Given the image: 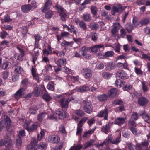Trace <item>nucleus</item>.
<instances>
[{"label": "nucleus", "mask_w": 150, "mask_h": 150, "mask_svg": "<svg viewBox=\"0 0 150 150\" xmlns=\"http://www.w3.org/2000/svg\"><path fill=\"white\" fill-rule=\"evenodd\" d=\"M54 114L55 116L52 115H51L48 117L50 119L55 120L57 118L62 119L64 118L66 116L65 111L60 109H58L56 110Z\"/></svg>", "instance_id": "f257e3e1"}, {"label": "nucleus", "mask_w": 150, "mask_h": 150, "mask_svg": "<svg viewBox=\"0 0 150 150\" xmlns=\"http://www.w3.org/2000/svg\"><path fill=\"white\" fill-rule=\"evenodd\" d=\"M5 145L8 150L11 149L13 147L12 142L10 138L8 136H6L5 137L0 141V146Z\"/></svg>", "instance_id": "f03ea898"}, {"label": "nucleus", "mask_w": 150, "mask_h": 150, "mask_svg": "<svg viewBox=\"0 0 150 150\" xmlns=\"http://www.w3.org/2000/svg\"><path fill=\"white\" fill-rule=\"evenodd\" d=\"M11 123V120L9 117L6 115H4L1 117V120L0 121V131L2 130L3 127L7 128L8 127Z\"/></svg>", "instance_id": "7ed1b4c3"}, {"label": "nucleus", "mask_w": 150, "mask_h": 150, "mask_svg": "<svg viewBox=\"0 0 150 150\" xmlns=\"http://www.w3.org/2000/svg\"><path fill=\"white\" fill-rule=\"evenodd\" d=\"M72 99V98L71 97L66 98H63L60 99L59 103L62 109V110H66L67 109L69 103Z\"/></svg>", "instance_id": "20e7f679"}, {"label": "nucleus", "mask_w": 150, "mask_h": 150, "mask_svg": "<svg viewBox=\"0 0 150 150\" xmlns=\"http://www.w3.org/2000/svg\"><path fill=\"white\" fill-rule=\"evenodd\" d=\"M120 137H117L116 139L110 138L108 137L103 143L100 144V146H102L104 145H107L109 143H112L115 144H117L120 142Z\"/></svg>", "instance_id": "39448f33"}, {"label": "nucleus", "mask_w": 150, "mask_h": 150, "mask_svg": "<svg viewBox=\"0 0 150 150\" xmlns=\"http://www.w3.org/2000/svg\"><path fill=\"white\" fill-rule=\"evenodd\" d=\"M83 109L87 113L90 114L92 111L93 107L91 102L88 100H85L83 102Z\"/></svg>", "instance_id": "423d86ee"}, {"label": "nucleus", "mask_w": 150, "mask_h": 150, "mask_svg": "<svg viewBox=\"0 0 150 150\" xmlns=\"http://www.w3.org/2000/svg\"><path fill=\"white\" fill-rule=\"evenodd\" d=\"M17 48L19 51L20 54L16 53L14 55V58L16 59L21 61L23 59V57L25 55L24 51L22 49L17 47Z\"/></svg>", "instance_id": "0eeeda50"}, {"label": "nucleus", "mask_w": 150, "mask_h": 150, "mask_svg": "<svg viewBox=\"0 0 150 150\" xmlns=\"http://www.w3.org/2000/svg\"><path fill=\"white\" fill-rule=\"evenodd\" d=\"M108 111V109L105 108L104 110L99 112L97 114V116L99 117H103L104 120H107L109 113Z\"/></svg>", "instance_id": "6e6552de"}, {"label": "nucleus", "mask_w": 150, "mask_h": 150, "mask_svg": "<svg viewBox=\"0 0 150 150\" xmlns=\"http://www.w3.org/2000/svg\"><path fill=\"white\" fill-rule=\"evenodd\" d=\"M88 51L87 48L85 46H84L79 49V51L81 56H83L85 58L90 59L91 58V56L87 53Z\"/></svg>", "instance_id": "1a4fd4ad"}, {"label": "nucleus", "mask_w": 150, "mask_h": 150, "mask_svg": "<svg viewBox=\"0 0 150 150\" xmlns=\"http://www.w3.org/2000/svg\"><path fill=\"white\" fill-rule=\"evenodd\" d=\"M81 73L86 79L91 78L92 75V72L88 68H86L82 69L81 71Z\"/></svg>", "instance_id": "9d476101"}, {"label": "nucleus", "mask_w": 150, "mask_h": 150, "mask_svg": "<svg viewBox=\"0 0 150 150\" xmlns=\"http://www.w3.org/2000/svg\"><path fill=\"white\" fill-rule=\"evenodd\" d=\"M116 76L119 79L123 80L126 79L128 78L127 74L123 70L118 71L116 73Z\"/></svg>", "instance_id": "9b49d317"}, {"label": "nucleus", "mask_w": 150, "mask_h": 150, "mask_svg": "<svg viewBox=\"0 0 150 150\" xmlns=\"http://www.w3.org/2000/svg\"><path fill=\"white\" fill-rule=\"evenodd\" d=\"M38 141L35 138H33L31 143L28 145V150H37L36 146Z\"/></svg>", "instance_id": "f8f14e48"}, {"label": "nucleus", "mask_w": 150, "mask_h": 150, "mask_svg": "<svg viewBox=\"0 0 150 150\" xmlns=\"http://www.w3.org/2000/svg\"><path fill=\"white\" fill-rule=\"evenodd\" d=\"M124 9L123 7L121 4H119L117 6H113L112 7L111 13L113 15H114L117 13H119Z\"/></svg>", "instance_id": "ddd939ff"}, {"label": "nucleus", "mask_w": 150, "mask_h": 150, "mask_svg": "<svg viewBox=\"0 0 150 150\" xmlns=\"http://www.w3.org/2000/svg\"><path fill=\"white\" fill-rule=\"evenodd\" d=\"M91 51L92 52L96 53L99 52L100 48L104 49V46L102 44L97 45L91 47Z\"/></svg>", "instance_id": "4468645a"}, {"label": "nucleus", "mask_w": 150, "mask_h": 150, "mask_svg": "<svg viewBox=\"0 0 150 150\" xmlns=\"http://www.w3.org/2000/svg\"><path fill=\"white\" fill-rule=\"evenodd\" d=\"M148 102V100L146 98L143 96L139 98L138 99V104L141 106L146 105Z\"/></svg>", "instance_id": "2eb2a0df"}, {"label": "nucleus", "mask_w": 150, "mask_h": 150, "mask_svg": "<svg viewBox=\"0 0 150 150\" xmlns=\"http://www.w3.org/2000/svg\"><path fill=\"white\" fill-rule=\"evenodd\" d=\"M25 89L23 88H21L18 90L15 94V99L18 100V99L21 98L24 93Z\"/></svg>", "instance_id": "dca6fc26"}, {"label": "nucleus", "mask_w": 150, "mask_h": 150, "mask_svg": "<svg viewBox=\"0 0 150 150\" xmlns=\"http://www.w3.org/2000/svg\"><path fill=\"white\" fill-rule=\"evenodd\" d=\"M110 123L108 122L105 125L101 127V131L106 134H108L110 131Z\"/></svg>", "instance_id": "f3484780"}, {"label": "nucleus", "mask_w": 150, "mask_h": 150, "mask_svg": "<svg viewBox=\"0 0 150 150\" xmlns=\"http://www.w3.org/2000/svg\"><path fill=\"white\" fill-rule=\"evenodd\" d=\"M52 4V1L51 0H48L45 4L44 6L41 10L42 12L43 13L45 12L50 8Z\"/></svg>", "instance_id": "a211bd4d"}, {"label": "nucleus", "mask_w": 150, "mask_h": 150, "mask_svg": "<svg viewBox=\"0 0 150 150\" xmlns=\"http://www.w3.org/2000/svg\"><path fill=\"white\" fill-rule=\"evenodd\" d=\"M52 4V1L51 0H48L45 4L44 6L41 10L42 12L43 13L45 12L50 8Z\"/></svg>", "instance_id": "6ab92c4d"}, {"label": "nucleus", "mask_w": 150, "mask_h": 150, "mask_svg": "<svg viewBox=\"0 0 150 150\" xmlns=\"http://www.w3.org/2000/svg\"><path fill=\"white\" fill-rule=\"evenodd\" d=\"M31 72L33 79L36 80L38 83H39L40 81L39 77L38 74L36 73L35 68L32 67L31 70Z\"/></svg>", "instance_id": "aec40b11"}, {"label": "nucleus", "mask_w": 150, "mask_h": 150, "mask_svg": "<svg viewBox=\"0 0 150 150\" xmlns=\"http://www.w3.org/2000/svg\"><path fill=\"white\" fill-rule=\"evenodd\" d=\"M144 121L150 124V114H148L145 112L140 114Z\"/></svg>", "instance_id": "412c9836"}, {"label": "nucleus", "mask_w": 150, "mask_h": 150, "mask_svg": "<svg viewBox=\"0 0 150 150\" xmlns=\"http://www.w3.org/2000/svg\"><path fill=\"white\" fill-rule=\"evenodd\" d=\"M140 145L136 144L135 145H134L132 143L129 144L128 145V147L129 150H139L140 148L139 147Z\"/></svg>", "instance_id": "4be33fe9"}, {"label": "nucleus", "mask_w": 150, "mask_h": 150, "mask_svg": "<svg viewBox=\"0 0 150 150\" xmlns=\"http://www.w3.org/2000/svg\"><path fill=\"white\" fill-rule=\"evenodd\" d=\"M32 8V6L30 4L22 6L21 8V11L24 13L29 12Z\"/></svg>", "instance_id": "5701e85b"}, {"label": "nucleus", "mask_w": 150, "mask_h": 150, "mask_svg": "<svg viewBox=\"0 0 150 150\" xmlns=\"http://www.w3.org/2000/svg\"><path fill=\"white\" fill-rule=\"evenodd\" d=\"M126 119V117H118L115 121V123L118 125L121 126L125 123Z\"/></svg>", "instance_id": "b1692460"}, {"label": "nucleus", "mask_w": 150, "mask_h": 150, "mask_svg": "<svg viewBox=\"0 0 150 150\" xmlns=\"http://www.w3.org/2000/svg\"><path fill=\"white\" fill-rule=\"evenodd\" d=\"M74 113L77 116L81 117L84 116L85 115L84 111L80 109L74 110Z\"/></svg>", "instance_id": "393cba45"}, {"label": "nucleus", "mask_w": 150, "mask_h": 150, "mask_svg": "<svg viewBox=\"0 0 150 150\" xmlns=\"http://www.w3.org/2000/svg\"><path fill=\"white\" fill-rule=\"evenodd\" d=\"M60 140L59 137L56 135H52L50 138V141L51 142L57 143Z\"/></svg>", "instance_id": "a878e982"}, {"label": "nucleus", "mask_w": 150, "mask_h": 150, "mask_svg": "<svg viewBox=\"0 0 150 150\" xmlns=\"http://www.w3.org/2000/svg\"><path fill=\"white\" fill-rule=\"evenodd\" d=\"M47 49L46 48H44L43 49L42 52L43 54L48 55L51 54L52 50L50 45H48Z\"/></svg>", "instance_id": "bb28decb"}, {"label": "nucleus", "mask_w": 150, "mask_h": 150, "mask_svg": "<svg viewBox=\"0 0 150 150\" xmlns=\"http://www.w3.org/2000/svg\"><path fill=\"white\" fill-rule=\"evenodd\" d=\"M150 22V19L149 18H145L141 20L139 22V24L141 26L146 25L149 23Z\"/></svg>", "instance_id": "cd10ccee"}, {"label": "nucleus", "mask_w": 150, "mask_h": 150, "mask_svg": "<svg viewBox=\"0 0 150 150\" xmlns=\"http://www.w3.org/2000/svg\"><path fill=\"white\" fill-rule=\"evenodd\" d=\"M117 92L116 88H113L110 89L108 93L109 96L111 97L115 96Z\"/></svg>", "instance_id": "c85d7f7f"}, {"label": "nucleus", "mask_w": 150, "mask_h": 150, "mask_svg": "<svg viewBox=\"0 0 150 150\" xmlns=\"http://www.w3.org/2000/svg\"><path fill=\"white\" fill-rule=\"evenodd\" d=\"M137 144H138L140 145L139 147L140 149L139 150H142L143 148L148 147L149 143L147 140H144L140 143H137Z\"/></svg>", "instance_id": "c756f323"}, {"label": "nucleus", "mask_w": 150, "mask_h": 150, "mask_svg": "<svg viewBox=\"0 0 150 150\" xmlns=\"http://www.w3.org/2000/svg\"><path fill=\"white\" fill-rule=\"evenodd\" d=\"M89 88L88 86L84 85L79 88L77 89V91L78 92H83L87 91L89 90Z\"/></svg>", "instance_id": "7c9ffc66"}, {"label": "nucleus", "mask_w": 150, "mask_h": 150, "mask_svg": "<svg viewBox=\"0 0 150 150\" xmlns=\"http://www.w3.org/2000/svg\"><path fill=\"white\" fill-rule=\"evenodd\" d=\"M108 96L105 94L99 95L97 97L98 100L100 101H103L107 100Z\"/></svg>", "instance_id": "2f4dec72"}, {"label": "nucleus", "mask_w": 150, "mask_h": 150, "mask_svg": "<svg viewBox=\"0 0 150 150\" xmlns=\"http://www.w3.org/2000/svg\"><path fill=\"white\" fill-rule=\"evenodd\" d=\"M144 112H145L144 111H143L142 113H139V115H138L137 112H133L132 114L131 115V118L133 120H137L139 117V116H141L140 115V114H142V113H143Z\"/></svg>", "instance_id": "473e14b6"}, {"label": "nucleus", "mask_w": 150, "mask_h": 150, "mask_svg": "<svg viewBox=\"0 0 150 150\" xmlns=\"http://www.w3.org/2000/svg\"><path fill=\"white\" fill-rule=\"evenodd\" d=\"M38 109L36 105H33L29 110V113L30 114H35Z\"/></svg>", "instance_id": "72a5a7b5"}, {"label": "nucleus", "mask_w": 150, "mask_h": 150, "mask_svg": "<svg viewBox=\"0 0 150 150\" xmlns=\"http://www.w3.org/2000/svg\"><path fill=\"white\" fill-rule=\"evenodd\" d=\"M98 25L96 23H91L89 25V27L91 30H95L99 28Z\"/></svg>", "instance_id": "f704fd0d"}, {"label": "nucleus", "mask_w": 150, "mask_h": 150, "mask_svg": "<svg viewBox=\"0 0 150 150\" xmlns=\"http://www.w3.org/2000/svg\"><path fill=\"white\" fill-rule=\"evenodd\" d=\"M11 63L8 62H5L2 64V67L4 69H7L11 67Z\"/></svg>", "instance_id": "c9c22d12"}, {"label": "nucleus", "mask_w": 150, "mask_h": 150, "mask_svg": "<svg viewBox=\"0 0 150 150\" xmlns=\"http://www.w3.org/2000/svg\"><path fill=\"white\" fill-rule=\"evenodd\" d=\"M73 44V41L67 42L64 40L61 44V46L62 47H65L71 45Z\"/></svg>", "instance_id": "e433bc0d"}, {"label": "nucleus", "mask_w": 150, "mask_h": 150, "mask_svg": "<svg viewBox=\"0 0 150 150\" xmlns=\"http://www.w3.org/2000/svg\"><path fill=\"white\" fill-rule=\"evenodd\" d=\"M115 64L112 62H110L107 64L106 68L107 70H110L114 69Z\"/></svg>", "instance_id": "4c0bfd02"}, {"label": "nucleus", "mask_w": 150, "mask_h": 150, "mask_svg": "<svg viewBox=\"0 0 150 150\" xmlns=\"http://www.w3.org/2000/svg\"><path fill=\"white\" fill-rule=\"evenodd\" d=\"M66 48H64V50H63L62 51H54L53 53L54 54H55L58 57H62L64 56L65 55V53L63 51L64 50H66Z\"/></svg>", "instance_id": "58836bf2"}, {"label": "nucleus", "mask_w": 150, "mask_h": 150, "mask_svg": "<svg viewBox=\"0 0 150 150\" xmlns=\"http://www.w3.org/2000/svg\"><path fill=\"white\" fill-rule=\"evenodd\" d=\"M59 15L62 21H66L67 15L65 13V11L60 13Z\"/></svg>", "instance_id": "ea45409f"}, {"label": "nucleus", "mask_w": 150, "mask_h": 150, "mask_svg": "<svg viewBox=\"0 0 150 150\" xmlns=\"http://www.w3.org/2000/svg\"><path fill=\"white\" fill-rule=\"evenodd\" d=\"M66 62V60L64 58L59 59L56 62V63L59 66H60Z\"/></svg>", "instance_id": "a19ab883"}, {"label": "nucleus", "mask_w": 150, "mask_h": 150, "mask_svg": "<svg viewBox=\"0 0 150 150\" xmlns=\"http://www.w3.org/2000/svg\"><path fill=\"white\" fill-rule=\"evenodd\" d=\"M56 9L59 13H61L65 11L64 8L60 5L56 4L55 6Z\"/></svg>", "instance_id": "79ce46f5"}, {"label": "nucleus", "mask_w": 150, "mask_h": 150, "mask_svg": "<svg viewBox=\"0 0 150 150\" xmlns=\"http://www.w3.org/2000/svg\"><path fill=\"white\" fill-rule=\"evenodd\" d=\"M88 118L87 117H85L82 118L79 121L77 126H80L82 127L83 124L86 122Z\"/></svg>", "instance_id": "37998d69"}, {"label": "nucleus", "mask_w": 150, "mask_h": 150, "mask_svg": "<svg viewBox=\"0 0 150 150\" xmlns=\"http://www.w3.org/2000/svg\"><path fill=\"white\" fill-rule=\"evenodd\" d=\"M82 147V146L80 144L76 145L75 144L73 146H72L69 150H80Z\"/></svg>", "instance_id": "c03bdc74"}, {"label": "nucleus", "mask_w": 150, "mask_h": 150, "mask_svg": "<svg viewBox=\"0 0 150 150\" xmlns=\"http://www.w3.org/2000/svg\"><path fill=\"white\" fill-rule=\"evenodd\" d=\"M46 115V114L45 113H42L39 114L38 116V120L40 122L42 121Z\"/></svg>", "instance_id": "a18cd8bd"}, {"label": "nucleus", "mask_w": 150, "mask_h": 150, "mask_svg": "<svg viewBox=\"0 0 150 150\" xmlns=\"http://www.w3.org/2000/svg\"><path fill=\"white\" fill-rule=\"evenodd\" d=\"M47 88L49 90L53 91L54 90V82L51 81L49 83L47 86Z\"/></svg>", "instance_id": "49530a36"}, {"label": "nucleus", "mask_w": 150, "mask_h": 150, "mask_svg": "<svg viewBox=\"0 0 150 150\" xmlns=\"http://www.w3.org/2000/svg\"><path fill=\"white\" fill-rule=\"evenodd\" d=\"M43 98L46 102L50 101L51 99V97L48 94H44L42 96Z\"/></svg>", "instance_id": "de8ad7c7"}, {"label": "nucleus", "mask_w": 150, "mask_h": 150, "mask_svg": "<svg viewBox=\"0 0 150 150\" xmlns=\"http://www.w3.org/2000/svg\"><path fill=\"white\" fill-rule=\"evenodd\" d=\"M114 54V52L112 51H108L105 53L103 57L105 58L111 57L113 56Z\"/></svg>", "instance_id": "09e8293b"}, {"label": "nucleus", "mask_w": 150, "mask_h": 150, "mask_svg": "<svg viewBox=\"0 0 150 150\" xmlns=\"http://www.w3.org/2000/svg\"><path fill=\"white\" fill-rule=\"evenodd\" d=\"M23 69L21 67L19 66H16L14 70L15 73L17 74H20L23 71Z\"/></svg>", "instance_id": "8fccbe9b"}, {"label": "nucleus", "mask_w": 150, "mask_h": 150, "mask_svg": "<svg viewBox=\"0 0 150 150\" xmlns=\"http://www.w3.org/2000/svg\"><path fill=\"white\" fill-rule=\"evenodd\" d=\"M53 14V11H48L45 14V17L47 19L51 18Z\"/></svg>", "instance_id": "3c124183"}, {"label": "nucleus", "mask_w": 150, "mask_h": 150, "mask_svg": "<svg viewBox=\"0 0 150 150\" xmlns=\"http://www.w3.org/2000/svg\"><path fill=\"white\" fill-rule=\"evenodd\" d=\"M97 34L94 32H92L91 33L90 38L92 40L94 41H96L97 39Z\"/></svg>", "instance_id": "603ef678"}, {"label": "nucleus", "mask_w": 150, "mask_h": 150, "mask_svg": "<svg viewBox=\"0 0 150 150\" xmlns=\"http://www.w3.org/2000/svg\"><path fill=\"white\" fill-rule=\"evenodd\" d=\"M102 75L105 79H109L112 76L111 74L110 73L106 72H103L102 74Z\"/></svg>", "instance_id": "864d4df0"}, {"label": "nucleus", "mask_w": 150, "mask_h": 150, "mask_svg": "<svg viewBox=\"0 0 150 150\" xmlns=\"http://www.w3.org/2000/svg\"><path fill=\"white\" fill-rule=\"evenodd\" d=\"M79 25L80 27L83 29V30L85 31L87 29L86 25L83 22L81 21L79 23Z\"/></svg>", "instance_id": "5fc2aeb1"}, {"label": "nucleus", "mask_w": 150, "mask_h": 150, "mask_svg": "<svg viewBox=\"0 0 150 150\" xmlns=\"http://www.w3.org/2000/svg\"><path fill=\"white\" fill-rule=\"evenodd\" d=\"M47 144L45 142H41L40 143L38 146V147L39 149H42L46 148L47 146Z\"/></svg>", "instance_id": "6e6d98bb"}, {"label": "nucleus", "mask_w": 150, "mask_h": 150, "mask_svg": "<svg viewBox=\"0 0 150 150\" xmlns=\"http://www.w3.org/2000/svg\"><path fill=\"white\" fill-rule=\"evenodd\" d=\"M25 131L23 130H21L18 132V136L19 138L23 137L25 135Z\"/></svg>", "instance_id": "4d7b16f0"}, {"label": "nucleus", "mask_w": 150, "mask_h": 150, "mask_svg": "<svg viewBox=\"0 0 150 150\" xmlns=\"http://www.w3.org/2000/svg\"><path fill=\"white\" fill-rule=\"evenodd\" d=\"M83 18L86 21H89L91 19V17L89 14L86 13L83 15Z\"/></svg>", "instance_id": "13d9d810"}, {"label": "nucleus", "mask_w": 150, "mask_h": 150, "mask_svg": "<svg viewBox=\"0 0 150 150\" xmlns=\"http://www.w3.org/2000/svg\"><path fill=\"white\" fill-rule=\"evenodd\" d=\"M128 125L129 127H135L136 126L137 124L136 122L132 120H130L128 122Z\"/></svg>", "instance_id": "bf43d9fd"}, {"label": "nucleus", "mask_w": 150, "mask_h": 150, "mask_svg": "<svg viewBox=\"0 0 150 150\" xmlns=\"http://www.w3.org/2000/svg\"><path fill=\"white\" fill-rule=\"evenodd\" d=\"M145 0H136L135 3L137 5L140 6L142 5L145 4Z\"/></svg>", "instance_id": "052dcab7"}, {"label": "nucleus", "mask_w": 150, "mask_h": 150, "mask_svg": "<svg viewBox=\"0 0 150 150\" xmlns=\"http://www.w3.org/2000/svg\"><path fill=\"white\" fill-rule=\"evenodd\" d=\"M142 89L144 93L148 91V88L146 86L145 82H142Z\"/></svg>", "instance_id": "680f3d73"}, {"label": "nucleus", "mask_w": 150, "mask_h": 150, "mask_svg": "<svg viewBox=\"0 0 150 150\" xmlns=\"http://www.w3.org/2000/svg\"><path fill=\"white\" fill-rule=\"evenodd\" d=\"M59 132L65 134L66 132L64 126L63 125H61L59 128Z\"/></svg>", "instance_id": "e2e57ef3"}, {"label": "nucleus", "mask_w": 150, "mask_h": 150, "mask_svg": "<svg viewBox=\"0 0 150 150\" xmlns=\"http://www.w3.org/2000/svg\"><path fill=\"white\" fill-rule=\"evenodd\" d=\"M30 123L29 122H25L23 125V127L24 129L27 130L28 131H29V126Z\"/></svg>", "instance_id": "0e129e2a"}, {"label": "nucleus", "mask_w": 150, "mask_h": 150, "mask_svg": "<svg viewBox=\"0 0 150 150\" xmlns=\"http://www.w3.org/2000/svg\"><path fill=\"white\" fill-rule=\"evenodd\" d=\"M82 126H77V131L76 132V135H78L81 134L82 131Z\"/></svg>", "instance_id": "69168bd1"}, {"label": "nucleus", "mask_w": 150, "mask_h": 150, "mask_svg": "<svg viewBox=\"0 0 150 150\" xmlns=\"http://www.w3.org/2000/svg\"><path fill=\"white\" fill-rule=\"evenodd\" d=\"M8 35V33L5 31H3L1 32L0 34V37L2 39L5 38Z\"/></svg>", "instance_id": "338daca9"}, {"label": "nucleus", "mask_w": 150, "mask_h": 150, "mask_svg": "<svg viewBox=\"0 0 150 150\" xmlns=\"http://www.w3.org/2000/svg\"><path fill=\"white\" fill-rule=\"evenodd\" d=\"M34 93L35 96L36 97L40 95V92L39 89L38 87H36L35 88Z\"/></svg>", "instance_id": "774afa93"}]
</instances>
